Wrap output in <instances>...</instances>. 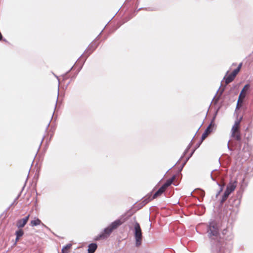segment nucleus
I'll return each instance as SVG.
<instances>
[{
  "mask_svg": "<svg viewBox=\"0 0 253 253\" xmlns=\"http://www.w3.org/2000/svg\"><path fill=\"white\" fill-rule=\"evenodd\" d=\"M124 219H117L112 222L108 227L105 228L103 232L96 237V240H103L107 238L112 231L117 229L120 225L125 222Z\"/></svg>",
  "mask_w": 253,
  "mask_h": 253,
  "instance_id": "nucleus-1",
  "label": "nucleus"
},
{
  "mask_svg": "<svg viewBox=\"0 0 253 253\" xmlns=\"http://www.w3.org/2000/svg\"><path fill=\"white\" fill-rule=\"evenodd\" d=\"M242 120V117H241L239 120L236 121L231 129V136L237 141H240L241 139L240 123Z\"/></svg>",
  "mask_w": 253,
  "mask_h": 253,
  "instance_id": "nucleus-2",
  "label": "nucleus"
},
{
  "mask_svg": "<svg viewBox=\"0 0 253 253\" xmlns=\"http://www.w3.org/2000/svg\"><path fill=\"white\" fill-rule=\"evenodd\" d=\"M134 237L136 241V246H139L142 240V233L139 224L135 222L134 226Z\"/></svg>",
  "mask_w": 253,
  "mask_h": 253,
  "instance_id": "nucleus-3",
  "label": "nucleus"
},
{
  "mask_svg": "<svg viewBox=\"0 0 253 253\" xmlns=\"http://www.w3.org/2000/svg\"><path fill=\"white\" fill-rule=\"evenodd\" d=\"M208 232L210 238H212V237H217L218 236L219 234L218 229L215 223L211 222L210 223Z\"/></svg>",
  "mask_w": 253,
  "mask_h": 253,
  "instance_id": "nucleus-4",
  "label": "nucleus"
},
{
  "mask_svg": "<svg viewBox=\"0 0 253 253\" xmlns=\"http://www.w3.org/2000/svg\"><path fill=\"white\" fill-rule=\"evenodd\" d=\"M215 123L214 122V120L213 119L209 126L205 130L204 133L203 134L201 138V142L203 141V140H205L207 137V136L212 132Z\"/></svg>",
  "mask_w": 253,
  "mask_h": 253,
  "instance_id": "nucleus-5",
  "label": "nucleus"
},
{
  "mask_svg": "<svg viewBox=\"0 0 253 253\" xmlns=\"http://www.w3.org/2000/svg\"><path fill=\"white\" fill-rule=\"evenodd\" d=\"M99 44V42L97 38L89 44L86 49V52L90 54L96 48Z\"/></svg>",
  "mask_w": 253,
  "mask_h": 253,
  "instance_id": "nucleus-6",
  "label": "nucleus"
},
{
  "mask_svg": "<svg viewBox=\"0 0 253 253\" xmlns=\"http://www.w3.org/2000/svg\"><path fill=\"white\" fill-rule=\"evenodd\" d=\"M30 217V214H28L25 218L19 219L16 222V226L19 229H21L24 227L27 224Z\"/></svg>",
  "mask_w": 253,
  "mask_h": 253,
  "instance_id": "nucleus-7",
  "label": "nucleus"
},
{
  "mask_svg": "<svg viewBox=\"0 0 253 253\" xmlns=\"http://www.w3.org/2000/svg\"><path fill=\"white\" fill-rule=\"evenodd\" d=\"M237 74H238L236 73V71H233L230 74L225 77L224 79L225 80L226 84H228L232 82Z\"/></svg>",
  "mask_w": 253,
  "mask_h": 253,
  "instance_id": "nucleus-8",
  "label": "nucleus"
},
{
  "mask_svg": "<svg viewBox=\"0 0 253 253\" xmlns=\"http://www.w3.org/2000/svg\"><path fill=\"white\" fill-rule=\"evenodd\" d=\"M237 181H234L233 182H230L228 184L225 191H227V192H228L229 194H231L232 192H233L235 190V188L237 187Z\"/></svg>",
  "mask_w": 253,
  "mask_h": 253,
  "instance_id": "nucleus-9",
  "label": "nucleus"
},
{
  "mask_svg": "<svg viewBox=\"0 0 253 253\" xmlns=\"http://www.w3.org/2000/svg\"><path fill=\"white\" fill-rule=\"evenodd\" d=\"M250 85L249 84H247L244 86L243 88L242 89V90L240 93V95L239 96V97L240 98H241L242 99H244L248 91H249V90L250 89Z\"/></svg>",
  "mask_w": 253,
  "mask_h": 253,
  "instance_id": "nucleus-10",
  "label": "nucleus"
},
{
  "mask_svg": "<svg viewBox=\"0 0 253 253\" xmlns=\"http://www.w3.org/2000/svg\"><path fill=\"white\" fill-rule=\"evenodd\" d=\"M41 224L43 226H44V224L38 218H35L34 220L31 221L30 223V225L32 227L38 226Z\"/></svg>",
  "mask_w": 253,
  "mask_h": 253,
  "instance_id": "nucleus-11",
  "label": "nucleus"
},
{
  "mask_svg": "<svg viewBox=\"0 0 253 253\" xmlns=\"http://www.w3.org/2000/svg\"><path fill=\"white\" fill-rule=\"evenodd\" d=\"M166 189L162 185L153 195V198H156L157 197L161 196L166 191Z\"/></svg>",
  "mask_w": 253,
  "mask_h": 253,
  "instance_id": "nucleus-12",
  "label": "nucleus"
},
{
  "mask_svg": "<svg viewBox=\"0 0 253 253\" xmlns=\"http://www.w3.org/2000/svg\"><path fill=\"white\" fill-rule=\"evenodd\" d=\"M24 234V231L22 229H19L17 231L15 232V235H16V239H15V245L16 244L17 242L19 241L20 237H21Z\"/></svg>",
  "mask_w": 253,
  "mask_h": 253,
  "instance_id": "nucleus-13",
  "label": "nucleus"
},
{
  "mask_svg": "<svg viewBox=\"0 0 253 253\" xmlns=\"http://www.w3.org/2000/svg\"><path fill=\"white\" fill-rule=\"evenodd\" d=\"M97 248V246L95 243H92L88 245V253H94Z\"/></svg>",
  "mask_w": 253,
  "mask_h": 253,
  "instance_id": "nucleus-14",
  "label": "nucleus"
},
{
  "mask_svg": "<svg viewBox=\"0 0 253 253\" xmlns=\"http://www.w3.org/2000/svg\"><path fill=\"white\" fill-rule=\"evenodd\" d=\"M175 179V176H173L171 178L167 180L166 182L164 185H163V186L167 189V188L171 185Z\"/></svg>",
  "mask_w": 253,
  "mask_h": 253,
  "instance_id": "nucleus-15",
  "label": "nucleus"
},
{
  "mask_svg": "<svg viewBox=\"0 0 253 253\" xmlns=\"http://www.w3.org/2000/svg\"><path fill=\"white\" fill-rule=\"evenodd\" d=\"M72 247V244H69L66 246L64 247L62 249V253H69L70 250Z\"/></svg>",
  "mask_w": 253,
  "mask_h": 253,
  "instance_id": "nucleus-16",
  "label": "nucleus"
},
{
  "mask_svg": "<svg viewBox=\"0 0 253 253\" xmlns=\"http://www.w3.org/2000/svg\"><path fill=\"white\" fill-rule=\"evenodd\" d=\"M243 102H244L243 99H242L241 98L240 99V98L238 97V101H237V105H236V110L239 109L242 107Z\"/></svg>",
  "mask_w": 253,
  "mask_h": 253,
  "instance_id": "nucleus-17",
  "label": "nucleus"
},
{
  "mask_svg": "<svg viewBox=\"0 0 253 253\" xmlns=\"http://www.w3.org/2000/svg\"><path fill=\"white\" fill-rule=\"evenodd\" d=\"M230 194H229L228 192H227V191H225L223 196H222V198L221 201V203H223L227 200V199L228 198V197Z\"/></svg>",
  "mask_w": 253,
  "mask_h": 253,
  "instance_id": "nucleus-18",
  "label": "nucleus"
},
{
  "mask_svg": "<svg viewBox=\"0 0 253 253\" xmlns=\"http://www.w3.org/2000/svg\"><path fill=\"white\" fill-rule=\"evenodd\" d=\"M154 198H153V196L152 197L151 196H149L148 197H146L143 201V202L145 203V204H147L151 200H153Z\"/></svg>",
  "mask_w": 253,
  "mask_h": 253,
  "instance_id": "nucleus-19",
  "label": "nucleus"
},
{
  "mask_svg": "<svg viewBox=\"0 0 253 253\" xmlns=\"http://www.w3.org/2000/svg\"><path fill=\"white\" fill-rule=\"evenodd\" d=\"M242 63H241L239 65H238V67L237 69H236L235 70H234V71H236V73H238L239 72V71H240L241 70V68L242 67Z\"/></svg>",
  "mask_w": 253,
  "mask_h": 253,
  "instance_id": "nucleus-20",
  "label": "nucleus"
}]
</instances>
